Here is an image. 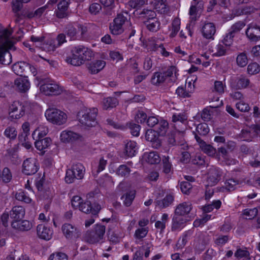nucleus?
<instances>
[{
	"label": "nucleus",
	"mask_w": 260,
	"mask_h": 260,
	"mask_svg": "<svg viewBox=\"0 0 260 260\" xmlns=\"http://www.w3.org/2000/svg\"><path fill=\"white\" fill-rule=\"evenodd\" d=\"M12 31L8 29L3 30L0 35V63L7 65L12 61V56L9 50H15V47L9 38Z\"/></svg>",
	"instance_id": "obj_1"
},
{
	"label": "nucleus",
	"mask_w": 260,
	"mask_h": 260,
	"mask_svg": "<svg viewBox=\"0 0 260 260\" xmlns=\"http://www.w3.org/2000/svg\"><path fill=\"white\" fill-rule=\"evenodd\" d=\"M98 114L96 108L82 109L77 114V118L82 126L90 127L95 126L96 123V117Z\"/></svg>",
	"instance_id": "obj_2"
},
{
	"label": "nucleus",
	"mask_w": 260,
	"mask_h": 260,
	"mask_svg": "<svg viewBox=\"0 0 260 260\" xmlns=\"http://www.w3.org/2000/svg\"><path fill=\"white\" fill-rule=\"evenodd\" d=\"M45 115L48 121L58 125L64 124L68 118L67 115L64 112L55 108L47 109Z\"/></svg>",
	"instance_id": "obj_3"
},
{
	"label": "nucleus",
	"mask_w": 260,
	"mask_h": 260,
	"mask_svg": "<svg viewBox=\"0 0 260 260\" xmlns=\"http://www.w3.org/2000/svg\"><path fill=\"white\" fill-rule=\"evenodd\" d=\"M84 167L80 163L74 164L71 169L66 171L65 181L68 183H72L76 179H82L84 175Z\"/></svg>",
	"instance_id": "obj_4"
},
{
	"label": "nucleus",
	"mask_w": 260,
	"mask_h": 260,
	"mask_svg": "<svg viewBox=\"0 0 260 260\" xmlns=\"http://www.w3.org/2000/svg\"><path fill=\"white\" fill-rule=\"evenodd\" d=\"M127 14H118L110 25V30L112 34L118 35L123 32V25L127 21Z\"/></svg>",
	"instance_id": "obj_5"
},
{
	"label": "nucleus",
	"mask_w": 260,
	"mask_h": 260,
	"mask_svg": "<svg viewBox=\"0 0 260 260\" xmlns=\"http://www.w3.org/2000/svg\"><path fill=\"white\" fill-rule=\"evenodd\" d=\"M66 29L67 36L73 40L81 39L87 30L86 26L81 24H69Z\"/></svg>",
	"instance_id": "obj_6"
},
{
	"label": "nucleus",
	"mask_w": 260,
	"mask_h": 260,
	"mask_svg": "<svg viewBox=\"0 0 260 260\" xmlns=\"http://www.w3.org/2000/svg\"><path fill=\"white\" fill-rule=\"evenodd\" d=\"M105 226L101 224L94 226L92 231L87 236V240L90 243H96L102 241L105 234Z\"/></svg>",
	"instance_id": "obj_7"
},
{
	"label": "nucleus",
	"mask_w": 260,
	"mask_h": 260,
	"mask_svg": "<svg viewBox=\"0 0 260 260\" xmlns=\"http://www.w3.org/2000/svg\"><path fill=\"white\" fill-rule=\"evenodd\" d=\"M25 107L19 101L14 102L9 107V118L11 120L18 119L25 114Z\"/></svg>",
	"instance_id": "obj_8"
},
{
	"label": "nucleus",
	"mask_w": 260,
	"mask_h": 260,
	"mask_svg": "<svg viewBox=\"0 0 260 260\" xmlns=\"http://www.w3.org/2000/svg\"><path fill=\"white\" fill-rule=\"evenodd\" d=\"M84 46L78 45L73 47L71 50L72 57H68L66 61L75 66H79L82 64V58Z\"/></svg>",
	"instance_id": "obj_9"
},
{
	"label": "nucleus",
	"mask_w": 260,
	"mask_h": 260,
	"mask_svg": "<svg viewBox=\"0 0 260 260\" xmlns=\"http://www.w3.org/2000/svg\"><path fill=\"white\" fill-rule=\"evenodd\" d=\"M40 91L46 95L60 94L62 89L54 81H46L40 87Z\"/></svg>",
	"instance_id": "obj_10"
},
{
	"label": "nucleus",
	"mask_w": 260,
	"mask_h": 260,
	"mask_svg": "<svg viewBox=\"0 0 260 260\" xmlns=\"http://www.w3.org/2000/svg\"><path fill=\"white\" fill-rule=\"evenodd\" d=\"M39 167V166L36 159L28 158L23 161L22 172L26 175H31L38 171Z\"/></svg>",
	"instance_id": "obj_11"
},
{
	"label": "nucleus",
	"mask_w": 260,
	"mask_h": 260,
	"mask_svg": "<svg viewBox=\"0 0 260 260\" xmlns=\"http://www.w3.org/2000/svg\"><path fill=\"white\" fill-rule=\"evenodd\" d=\"M61 231L64 237L68 239H74L80 235V230L75 225L65 223L61 226Z\"/></svg>",
	"instance_id": "obj_12"
},
{
	"label": "nucleus",
	"mask_w": 260,
	"mask_h": 260,
	"mask_svg": "<svg viewBox=\"0 0 260 260\" xmlns=\"http://www.w3.org/2000/svg\"><path fill=\"white\" fill-rule=\"evenodd\" d=\"M246 35L248 39L254 42L260 40V26L255 23L249 24L246 30Z\"/></svg>",
	"instance_id": "obj_13"
},
{
	"label": "nucleus",
	"mask_w": 260,
	"mask_h": 260,
	"mask_svg": "<svg viewBox=\"0 0 260 260\" xmlns=\"http://www.w3.org/2000/svg\"><path fill=\"white\" fill-rule=\"evenodd\" d=\"M222 172L219 168L212 167L209 169L208 174L207 181L208 185L214 186L220 180Z\"/></svg>",
	"instance_id": "obj_14"
},
{
	"label": "nucleus",
	"mask_w": 260,
	"mask_h": 260,
	"mask_svg": "<svg viewBox=\"0 0 260 260\" xmlns=\"http://www.w3.org/2000/svg\"><path fill=\"white\" fill-rule=\"evenodd\" d=\"M256 135L260 136V125H253L250 131L244 129L240 135V138L243 141H250Z\"/></svg>",
	"instance_id": "obj_15"
},
{
	"label": "nucleus",
	"mask_w": 260,
	"mask_h": 260,
	"mask_svg": "<svg viewBox=\"0 0 260 260\" xmlns=\"http://www.w3.org/2000/svg\"><path fill=\"white\" fill-rule=\"evenodd\" d=\"M160 136L158 132L155 130H147L145 137L146 139L151 143L152 147L155 149H158L161 145V142L159 137Z\"/></svg>",
	"instance_id": "obj_16"
},
{
	"label": "nucleus",
	"mask_w": 260,
	"mask_h": 260,
	"mask_svg": "<svg viewBox=\"0 0 260 260\" xmlns=\"http://www.w3.org/2000/svg\"><path fill=\"white\" fill-rule=\"evenodd\" d=\"M37 234L39 238L48 241L52 238L53 231L51 228L40 224L37 226Z\"/></svg>",
	"instance_id": "obj_17"
},
{
	"label": "nucleus",
	"mask_w": 260,
	"mask_h": 260,
	"mask_svg": "<svg viewBox=\"0 0 260 260\" xmlns=\"http://www.w3.org/2000/svg\"><path fill=\"white\" fill-rule=\"evenodd\" d=\"M187 221L185 217L174 214L172 219L171 231L173 232L181 231L185 226Z\"/></svg>",
	"instance_id": "obj_18"
},
{
	"label": "nucleus",
	"mask_w": 260,
	"mask_h": 260,
	"mask_svg": "<svg viewBox=\"0 0 260 260\" xmlns=\"http://www.w3.org/2000/svg\"><path fill=\"white\" fill-rule=\"evenodd\" d=\"M25 214V209L22 206H18L13 207L10 211V217L12 219L11 222H18L24 218Z\"/></svg>",
	"instance_id": "obj_19"
},
{
	"label": "nucleus",
	"mask_w": 260,
	"mask_h": 260,
	"mask_svg": "<svg viewBox=\"0 0 260 260\" xmlns=\"http://www.w3.org/2000/svg\"><path fill=\"white\" fill-rule=\"evenodd\" d=\"M192 209V204L190 202H183L179 204L176 208L175 214L185 217Z\"/></svg>",
	"instance_id": "obj_20"
},
{
	"label": "nucleus",
	"mask_w": 260,
	"mask_h": 260,
	"mask_svg": "<svg viewBox=\"0 0 260 260\" xmlns=\"http://www.w3.org/2000/svg\"><path fill=\"white\" fill-rule=\"evenodd\" d=\"M14 85L18 90L22 92H25L30 88V83L27 77H19L14 81Z\"/></svg>",
	"instance_id": "obj_21"
},
{
	"label": "nucleus",
	"mask_w": 260,
	"mask_h": 260,
	"mask_svg": "<svg viewBox=\"0 0 260 260\" xmlns=\"http://www.w3.org/2000/svg\"><path fill=\"white\" fill-rule=\"evenodd\" d=\"M215 32V26L213 23H206L202 27V35L207 39H213Z\"/></svg>",
	"instance_id": "obj_22"
},
{
	"label": "nucleus",
	"mask_w": 260,
	"mask_h": 260,
	"mask_svg": "<svg viewBox=\"0 0 260 260\" xmlns=\"http://www.w3.org/2000/svg\"><path fill=\"white\" fill-rule=\"evenodd\" d=\"M12 227L19 231H28L32 228V224L27 220H21L18 222H11Z\"/></svg>",
	"instance_id": "obj_23"
},
{
	"label": "nucleus",
	"mask_w": 260,
	"mask_h": 260,
	"mask_svg": "<svg viewBox=\"0 0 260 260\" xmlns=\"http://www.w3.org/2000/svg\"><path fill=\"white\" fill-rule=\"evenodd\" d=\"M70 0H61L57 5L56 15L59 18H63L67 15V10Z\"/></svg>",
	"instance_id": "obj_24"
},
{
	"label": "nucleus",
	"mask_w": 260,
	"mask_h": 260,
	"mask_svg": "<svg viewBox=\"0 0 260 260\" xmlns=\"http://www.w3.org/2000/svg\"><path fill=\"white\" fill-rule=\"evenodd\" d=\"M51 143L52 141L51 139L46 137L44 139H39L38 140L35 142V145L36 148L43 154L46 151V150L50 146Z\"/></svg>",
	"instance_id": "obj_25"
},
{
	"label": "nucleus",
	"mask_w": 260,
	"mask_h": 260,
	"mask_svg": "<svg viewBox=\"0 0 260 260\" xmlns=\"http://www.w3.org/2000/svg\"><path fill=\"white\" fill-rule=\"evenodd\" d=\"M161 43L160 41L158 39L150 38L148 39L145 43H143V45L148 51H156Z\"/></svg>",
	"instance_id": "obj_26"
},
{
	"label": "nucleus",
	"mask_w": 260,
	"mask_h": 260,
	"mask_svg": "<svg viewBox=\"0 0 260 260\" xmlns=\"http://www.w3.org/2000/svg\"><path fill=\"white\" fill-rule=\"evenodd\" d=\"M79 210L83 213H91L92 215H96L99 212L100 208L98 206L96 209L93 208L91 207V203L89 201H86L84 202L82 201Z\"/></svg>",
	"instance_id": "obj_27"
},
{
	"label": "nucleus",
	"mask_w": 260,
	"mask_h": 260,
	"mask_svg": "<svg viewBox=\"0 0 260 260\" xmlns=\"http://www.w3.org/2000/svg\"><path fill=\"white\" fill-rule=\"evenodd\" d=\"M139 18L143 21L144 23H147L156 16V13L150 9H144L138 13Z\"/></svg>",
	"instance_id": "obj_28"
},
{
	"label": "nucleus",
	"mask_w": 260,
	"mask_h": 260,
	"mask_svg": "<svg viewBox=\"0 0 260 260\" xmlns=\"http://www.w3.org/2000/svg\"><path fill=\"white\" fill-rule=\"evenodd\" d=\"M106 62L104 60H98L90 62L88 66V69L92 74H96L101 71L105 66Z\"/></svg>",
	"instance_id": "obj_29"
},
{
	"label": "nucleus",
	"mask_w": 260,
	"mask_h": 260,
	"mask_svg": "<svg viewBox=\"0 0 260 260\" xmlns=\"http://www.w3.org/2000/svg\"><path fill=\"white\" fill-rule=\"evenodd\" d=\"M28 67L29 63L24 61H19L14 63L12 69L15 74L22 76L23 73L28 69Z\"/></svg>",
	"instance_id": "obj_30"
},
{
	"label": "nucleus",
	"mask_w": 260,
	"mask_h": 260,
	"mask_svg": "<svg viewBox=\"0 0 260 260\" xmlns=\"http://www.w3.org/2000/svg\"><path fill=\"white\" fill-rule=\"evenodd\" d=\"M60 138L62 142H69L78 139L79 135L72 131H63L61 133Z\"/></svg>",
	"instance_id": "obj_31"
},
{
	"label": "nucleus",
	"mask_w": 260,
	"mask_h": 260,
	"mask_svg": "<svg viewBox=\"0 0 260 260\" xmlns=\"http://www.w3.org/2000/svg\"><path fill=\"white\" fill-rule=\"evenodd\" d=\"M144 157L146 161L150 164H157L160 161V157L156 151L145 153Z\"/></svg>",
	"instance_id": "obj_32"
},
{
	"label": "nucleus",
	"mask_w": 260,
	"mask_h": 260,
	"mask_svg": "<svg viewBox=\"0 0 260 260\" xmlns=\"http://www.w3.org/2000/svg\"><path fill=\"white\" fill-rule=\"evenodd\" d=\"M136 196L135 190H130L124 193L121 198L123 204L126 207L130 206Z\"/></svg>",
	"instance_id": "obj_33"
},
{
	"label": "nucleus",
	"mask_w": 260,
	"mask_h": 260,
	"mask_svg": "<svg viewBox=\"0 0 260 260\" xmlns=\"http://www.w3.org/2000/svg\"><path fill=\"white\" fill-rule=\"evenodd\" d=\"M137 150L136 143L129 141L125 145V153L128 157H133L135 155Z\"/></svg>",
	"instance_id": "obj_34"
},
{
	"label": "nucleus",
	"mask_w": 260,
	"mask_h": 260,
	"mask_svg": "<svg viewBox=\"0 0 260 260\" xmlns=\"http://www.w3.org/2000/svg\"><path fill=\"white\" fill-rule=\"evenodd\" d=\"M15 198L17 200L27 204L30 203L32 201L28 193L22 190H19L17 191L15 193Z\"/></svg>",
	"instance_id": "obj_35"
},
{
	"label": "nucleus",
	"mask_w": 260,
	"mask_h": 260,
	"mask_svg": "<svg viewBox=\"0 0 260 260\" xmlns=\"http://www.w3.org/2000/svg\"><path fill=\"white\" fill-rule=\"evenodd\" d=\"M118 104V100L114 97H108L103 99V107L105 110L115 107Z\"/></svg>",
	"instance_id": "obj_36"
},
{
	"label": "nucleus",
	"mask_w": 260,
	"mask_h": 260,
	"mask_svg": "<svg viewBox=\"0 0 260 260\" xmlns=\"http://www.w3.org/2000/svg\"><path fill=\"white\" fill-rule=\"evenodd\" d=\"M166 80L165 73L161 72H155L153 74L151 82L155 85H159L163 83Z\"/></svg>",
	"instance_id": "obj_37"
},
{
	"label": "nucleus",
	"mask_w": 260,
	"mask_h": 260,
	"mask_svg": "<svg viewBox=\"0 0 260 260\" xmlns=\"http://www.w3.org/2000/svg\"><path fill=\"white\" fill-rule=\"evenodd\" d=\"M169 221V215L167 213L162 214L160 220H157L155 223V227L159 230L160 232H164L166 227V224Z\"/></svg>",
	"instance_id": "obj_38"
},
{
	"label": "nucleus",
	"mask_w": 260,
	"mask_h": 260,
	"mask_svg": "<svg viewBox=\"0 0 260 260\" xmlns=\"http://www.w3.org/2000/svg\"><path fill=\"white\" fill-rule=\"evenodd\" d=\"M174 200V197L171 194L167 195L162 200H157V205L160 208H165L171 205Z\"/></svg>",
	"instance_id": "obj_39"
},
{
	"label": "nucleus",
	"mask_w": 260,
	"mask_h": 260,
	"mask_svg": "<svg viewBox=\"0 0 260 260\" xmlns=\"http://www.w3.org/2000/svg\"><path fill=\"white\" fill-rule=\"evenodd\" d=\"M239 184L240 181L237 180L232 178L227 179L224 182L223 188L229 191H233L237 188Z\"/></svg>",
	"instance_id": "obj_40"
},
{
	"label": "nucleus",
	"mask_w": 260,
	"mask_h": 260,
	"mask_svg": "<svg viewBox=\"0 0 260 260\" xmlns=\"http://www.w3.org/2000/svg\"><path fill=\"white\" fill-rule=\"evenodd\" d=\"M236 84L234 85L237 89L246 88L249 84V80L246 77L241 75L236 80Z\"/></svg>",
	"instance_id": "obj_41"
},
{
	"label": "nucleus",
	"mask_w": 260,
	"mask_h": 260,
	"mask_svg": "<svg viewBox=\"0 0 260 260\" xmlns=\"http://www.w3.org/2000/svg\"><path fill=\"white\" fill-rule=\"evenodd\" d=\"M145 24L147 29L151 31H157L160 26V23L156 17Z\"/></svg>",
	"instance_id": "obj_42"
},
{
	"label": "nucleus",
	"mask_w": 260,
	"mask_h": 260,
	"mask_svg": "<svg viewBox=\"0 0 260 260\" xmlns=\"http://www.w3.org/2000/svg\"><path fill=\"white\" fill-rule=\"evenodd\" d=\"M200 148L206 154L209 156H213L216 153V150L212 145L207 144L206 143H202Z\"/></svg>",
	"instance_id": "obj_43"
},
{
	"label": "nucleus",
	"mask_w": 260,
	"mask_h": 260,
	"mask_svg": "<svg viewBox=\"0 0 260 260\" xmlns=\"http://www.w3.org/2000/svg\"><path fill=\"white\" fill-rule=\"evenodd\" d=\"M248 57L245 52L239 54L236 58V63L238 66L240 68L245 67L248 63Z\"/></svg>",
	"instance_id": "obj_44"
},
{
	"label": "nucleus",
	"mask_w": 260,
	"mask_h": 260,
	"mask_svg": "<svg viewBox=\"0 0 260 260\" xmlns=\"http://www.w3.org/2000/svg\"><path fill=\"white\" fill-rule=\"evenodd\" d=\"M180 29V20L178 18H175L172 22V28L170 37L171 38L175 37Z\"/></svg>",
	"instance_id": "obj_45"
},
{
	"label": "nucleus",
	"mask_w": 260,
	"mask_h": 260,
	"mask_svg": "<svg viewBox=\"0 0 260 260\" xmlns=\"http://www.w3.org/2000/svg\"><path fill=\"white\" fill-rule=\"evenodd\" d=\"M57 47V46L55 43V41L50 40L46 43L43 42L41 48L47 52H51L55 50Z\"/></svg>",
	"instance_id": "obj_46"
},
{
	"label": "nucleus",
	"mask_w": 260,
	"mask_h": 260,
	"mask_svg": "<svg viewBox=\"0 0 260 260\" xmlns=\"http://www.w3.org/2000/svg\"><path fill=\"white\" fill-rule=\"evenodd\" d=\"M1 181L5 183H9L12 178V175L10 170L8 168H5L1 173Z\"/></svg>",
	"instance_id": "obj_47"
},
{
	"label": "nucleus",
	"mask_w": 260,
	"mask_h": 260,
	"mask_svg": "<svg viewBox=\"0 0 260 260\" xmlns=\"http://www.w3.org/2000/svg\"><path fill=\"white\" fill-rule=\"evenodd\" d=\"M221 202L219 200L214 201L211 204H208L203 207L202 209L205 213L211 212L214 208L219 209L221 206Z\"/></svg>",
	"instance_id": "obj_48"
},
{
	"label": "nucleus",
	"mask_w": 260,
	"mask_h": 260,
	"mask_svg": "<svg viewBox=\"0 0 260 260\" xmlns=\"http://www.w3.org/2000/svg\"><path fill=\"white\" fill-rule=\"evenodd\" d=\"M168 122L164 119H160L158 124V129L156 131L158 132L160 136H163L166 134L168 127Z\"/></svg>",
	"instance_id": "obj_49"
},
{
	"label": "nucleus",
	"mask_w": 260,
	"mask_h": 260,
	"mask_svg": "<svg viewBox=\"0 0 260 260\" xmlns=\"http://www.w3.org/2000/svg\"><path fill=\"white\" fill-rule=\"evenodd\" d=\"M147 0H130L128 2V6L133 9H139L147 4Z\"/></svg>",
	"instance_id": "obj_50"
},
{
	"label": "nucleus",
	"mask_w": 260,
	"mask_h": 260,
	"mask_svg": "<svg viewBox=\"0 0 260 260\" xmlns=\"http://www.w3.org/2000/svg\"><path fill=\"white\" fill-rule=\"evenodd\" d=\"M192 234V233L191 231L185 232L182 237V239L179 240L177 243L176 244V246L178 249H181L185 245L188 238L191 236Z\"/></svg>",
	"instance_id": "obj_51"
},
{
	"label": "nucleus",
	"mask_w": 260,
	"mask_h": 260,
	"mask_svg": "<svg viewBox=\"0 0 260 260\" xmlns=\"http://www.w3.org/2000/svg\"><path fill=\"white\" fill-rule=\"evenodd\" d=\"M226 49L224 44H218L216 46L214 50H213V55L216 56H221L224 55L226 53Z\"/></svg>",
	"instance_id": "obj_52"
},
{
	"label": "nucleus",
	"mask_w": 260,
	"mask_h": 260,
	"mask_svg": "<svg viewBox=\"0 0 260 260\" xmlns=\"http://www.w3.org/2000/svg\"><path fill=\"white\" fill-rule=\"evenodd\" d=\"M131 172L130 169L126 166L120 165L117 170V174L121 177H126L128 176Z\"/></svg>",
	"instance_id": "obj_53"
},
{
	"label": "nucleus",
	"mask_w": 260,
	"mask_h": 260,
	"mask_svg": "<svg viewBox=\"0 0 260 260\" xmlns=\"http://www.w3.org/2000/svg\"><path fill=\"white\" fill-rule=\"evenodd\" d=\"M245 26V23L243 21H238L231 26L229 30L235 35Z\"/></svg>",
	"instance_id": "obj_54"
},
{
	"label": "nucleus",
	"mask_w": 260,
	"mask_h": 260,
	"mask_svg": "<svg viewBox=\"0 0 260 260\" xmlns=\"http://www.w3.org/2000/svg\"><path fill=\"white\" fill-rule=\"evenodd\" d=\"M247 73L249 75H254L257 74L260 71V67L256 62L250 63L247 67Z\"/></svg>",
	"instance_id": "obj_55"
},
{
	"label": "nucleus",
	"mask_w": 260,
	"mask_h": 260,
	"mask_svg": "<svg viewBox=\"0 0 260 260\" xmlns=\"http://www.w3.org/2000/svg\"><path fill=\"white\" fill-rule=\"evenodd\" d=\"M4 135L9 139H15L17 135V132L14 127L9 126L5 129Z\"/></svg>",
	"instance_id": "obj_56"
},
{
	"label": "nucleus",
	"mask_w": 260,
	"mask_h": 260,
	"mask_svg": "<svg viewBox=\"0 0 260 260\" xmlns=\"http://www.w3.org/2000/svg\"><path fill=\"white\" fill-rule=\"evenodd\" d=\"M235 36V35L229 29L228 32L225 35L222 41L224 45L226 46H231L233 44Z\"/></svg>",
	"instance_id": "obj_57"
},
{
	"label": "nucleus",
	"mask_w": 260,
	"mask_h": 260,
	"mask_svg": "<svg viewBox=\"0 0 260 260\" xmlns=\"http://www.w3.org/2000/svg\"><path fill=\"white\" fill-rule=\"evenodd\" d=\"M187 120V117L184 113H174L172 117V121L173 122H184Z\"/></svg>",
	"instance_id": "obj_58"
},
{
	"label": "nucleus",
	"mask_w": 260,
	"mask_h": 260,
	"mask_svg": "<svg viewBox=\"0 0 260 260\" xmlns=\"http://www.w3.org/2000/svg\"><path fill=\"white\" fill-rule=\"evenodd\" d=\"M12 11L14 13L19 12L23 8V3L20 0H12Z\"/></svg>",
	"instance_id": "obj_59"
},
{
	"label": "nucleus",
	"mask_w": 260,
	"mask_h": 260,
	"mask_svg": "<svg viewBox=\"0 0 260 260\" xmlns=\"http://www.w3.org/2000/svg\"><path fill=\"white\" fill-rule=\"evenodd\" d=\"M82 58L81 57V60L82 61V64L86 60L91 59L94 56L93 51L87 48L84 46Z\"/></svg>",
	"instance_id": "obj_60"
},
{
	"label": "nucleus",
	"mask_w": 260,
	"mask_h": 260,
	"mask_svg": "<svg viewBox=\"0 0 260 260\" xmlns=\"http://www.w3.org/2000/svg\"><path fill=\"white\" fill-rule=\"evenodd\" d=\"M192 188V185L188 181H183L180 183L181 190L184 194H189Z\"/></svg>",
	"instance_id": "obj_61"
},
{
	"label": "nucleus",
	"mask_w": 260,
	"mask_h": 260,
	"mask_svg": "<svg viewBox=\"0 0 260 260\" xmlns=\"http://www.w3.org/2000/svg\"><path fill=\"white\" fill-rule=\"evenodd\" d=\"M22 128L23 129V133L19 135L18 138L19 139L22 141L23 140H25L26 137L29 134V124L27 122H24L22 125Z\"/></svg>",
	"instance_id": "obj_62"
},
{
	"label": "nucleus",
	"mask_w": 260,
	"mask_h": 260,
	"mask_svg": "<svg viewBox=\"0 0 260 260\" xmlns=\"http://www.w3.org/2000/svg\"><path fill=\"white\" fill-rule=\"evenodd\" d=\"M211 218V215L205 214L202 218L196 219L193 222V225L195 227H199L201 225H204L207 221H208Z\"/></svg>",
	"instance_id": "obj_63"
},
{
	"label": "nucleus",
	"mask_w": 260,
	"mask_h": 260,
	"mask_svg": "<svg viewBox=\"0 0 260 260\" xmlns=\"http://www.w3.org/2000/svg\"><path fill=\"white\" fill-rule=\"evenodd\" d=\"M196 130L198 133L201 135H206L209 132V128L206 123L199 124L197 127Z\"/></svg>",
	"instance_id": "obj_64"
}]
</instances>
